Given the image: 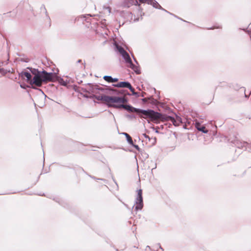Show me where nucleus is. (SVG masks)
<instances>
[{
	"mask_svg": "<svg viewBox=\"0 0 251 251\" xmlns=\"http://www.w3.org/2000/svg\"><path fill=\"white\" fill-rule=\"evenodd\" d=\"M19 76L23 79L26 78L27 83L38 87L41 86L44 82H54L57 77L55 73H48L44 70L40 71L32 67H27L26 70L25 69L19 73Z\"/></svg>",
	"mask_w": 251,
	"mask_h": 251,
	"instance_id": "nucleus-1",
	"label": "nucleus"
},
{
	"mask_svg": "<svg viewBox=\"0 0 251 251\" xmlns=\"http://www.w3.org/2000/svg\"><path fill=\"white\" fill-rule=\"evenodd\" d=\"M113 108L118 109L122 108L130 112L136 113L141 118H150L151 119L158 120L162 119L164 117V115L161 113L154 111L151 109L144 110L140 108H137L133 107L129 104H116L112 105Z\"/></svg>",
	"mask_w": 251,
	"mask_h": 251,
	"instance_id": "nucleus-2",
	"label": "nucleus"
},
{
	"mask_svg": "<svg viewBox=\"0 0 251 251\" xmlns=\"http://www.w3.org/2000/svg\"><path fill=\"white\" fill-rule=\"evenodd\" d=\"M128 101L126 96H109L108 107H112L116 104H125Z\"/></svg>",
	"mask_w": 251,
	"mask_h": 251,
	"instance_id": "nucleus-3",
	"label": "nucleus"
},
{
	"mask_svg": "<svg viewBox=\"0 0 251 251\" xmlns=\"http://www.w3.org/2000/svg\"><path fill=\"white\" fill-rule=\"evenodd\" d=\"M137 196L135 200V210L136 211L141 210L143 207V192L141 189L137 190Z\"/></svg>",
	"mask_w": 251,
	"mask_h": 251,
	"instance_id": "nucleus-4",
	"label": "nucleus"
},
{
	"mask_svg": "<svg viewBox=\"0 0 251 251\" xmlns=\"http://www.w3.org/2000/svg\"><path fill=\"white\" fill-rule=\"evenodd\" d=\"M111 92L109 93L110 95H116V96H130L131 94L126 90H117L111 87L109 88Z\"/></svg>",
	"mask_w": 251,
	"mask_h": 251,
	"instance_id": "nucleus-5",
	"label": "nucleus"
},
{
	"mask_svg": "<svg viewBox=\"0 0 251 251\" xmlns=\"http://www.w3.org/2000/svg\"><path fill=\"white\" fill-rule=\"evenodd\" d=\"M148 4H151V5L154 8H156V9H160V10H162L163 11H164L165 12L169 13V14L170 15H173L175 17L181 20H183L182 19H181V18H178L177 16L175 15L174 14L170 13V12L168 11L167 10H166V9H164L158 3L157 1H156L155 0H150L149 2H148Z\"/></svg>",
	"mask_w": 251,
	"mask_h": 251,
	"instance_id": "nucleus-6",
	"label": "nucleus"
},
{
	"mask_svg": "<svg viewBox=\"0 0 251 251\" xmlns=\"http://www.w3.org/2000/svg\"><path fill=\"white\" fill-rule=\"evenodd\" d=\"M109 96L106 95H101V96H97L96 95H89L88 99H95L104 102L105 104L108 106Z\"/></svg>",
	"mask_w": 251,
	"mask_h": 251,
	"instance_id": "nucleus-7",
	"label": "nucleus"
},
{
	"mask_svg": "<svg viewBox=\"0 0 251 251\" xmlns=\"http://www.w3.org/2000/svg\"><path fill=\"white\" fill-rule=\"evenodd\" d=\"M235 138H237V137H235ZM231 142L236 146L238 148H241L242 149H244L245 150H247V146H249V144L247 142H241L237 139L233 141H231Z\"/></svg>",
	"mask_w": 251,
	"mask_h": 251,
	"instance_id": "nucleus-8",
	"label": "nucleus"
},
{
	"mask_svg": "<svg viewBox=\"0 0 251 251\" xmlns=\"http://www.w3.org/2000/svg\"><path fill=\"white\" fill-rule=\"evenodd\" d=\"M109 88H111V87L107 86H105L104 87H100L98 85L95 84V89H96V90H99L103 92L107 95H109V93L111 92V90L109 89Z\"/></svg>",
	"mask_w": 251,
	"mask_h": 251,
	"instance_id": "nucleus-9",
	"label": "nucleus"
},
{
	"mask_svg": "<svg viewBox=\"0 0 251 251\" xmlns=\"http://www.w3.org/2000/svg\"><path fill=\"white\" fill-rule=\"evenodd\" d=\"M196 128L199 131H201L203 133H207L208 130L206 129L205 126L201 125V123L198 121H196L195 123Z\"/></svg>",
	"mask_w": 251,
	"mask_h": 251,
	"instance_id": "nucleus-10",
	"label": "nucleus"
},
{
	"mask_svg": "<svg viewBox=\"0 0 251 251\" xmlns=\"http://www.w3.org/2000/svg\"><path fill=\"white\" fill-rule=\"evenodd\" d=\"M170 118L173 125L176 126H178L180 123H182L181 118L177 115L176 119L171 116H170Z\"/></svg>",
	"mask_w": 251,
	"mask_h": 251,
	"instance_id": "nucleus-11",
	"label": "nucleus"
},
{
	"mask_svg": "<svg viewBox=\"0 0 251 251\" xmlns=\"http://www.w3.org/2000/svg\"><path fill=\"white\" fill-rule=\"evenodd\" d=\"M125 6L129 7L131 5H139L137 0H125L124 1Z\"/></svg>",
	"mask_w": 251,
	"mask_h": 251,
	"instance_id": "nucleus-12",
	"label": "nucleus"
},
{
	"mask_svg": "<svg viewBox=\"0 0 251 251\" xmlns=\"http://www.w3.org/2000/svg\"><path fill=\"white\" fill-rule=\"evenodd\" d=\"M128 67L130 68L132 70L134 71V72L137 75H139L141 74V70L139 68V65H134L132 62L131 61V63H130L128 65Z\"/></svg>",
	"mask_w": 251,
	"mask_h": 251,
	"instance_id": "nucleus-13",
	"label": "nucleus"
},
{
	"mask_svg": "<svg viewBox=\"0 0 251 251\" xmlns=\"http://www.w3.org/2000/svg\"><path fill=\"white\" fill-rule=\"evenodd\" d=\"M130 83L128 81H121L117 84H113L112 86L117 88H127Z\"/></svg>",
	"mask_w": 251,
	"mask_h": 251,
	"instance_id": "nucleus-14",
	"label": "nucleus"
},
{
	"mask_svg": "<svg viewBox=\"0 0 251 251\" xmlns=\"http://www.w3.org/2000/svg\"><path fill=\"white\" fill-rule=\"evenodd\" d=\"M121 55L126 64H129L130 63H131V59L129 54L126 51L123 53Z\"/></svg>",
	"mask_w": 251,
	"mask_h": 251,
	"instance_id": "nucleus-15",
	"label": "nucleus"
},
{
	"mask_svg": "<svg viewBox=\"0 0 251 251\" xmlns=\"http://www.w3.org/2000/svg\"><path fill=\"white\" fill-rule=\"evenodd\" d=\"M103 78L104 80L109 83L117 82L119 80L118 78H113L110 75H104L103 77Z\"/></svg>",
	"mask_w": 251,
	"mask_h": 251,
	"instance_id": "nucleus-16",
	"label": "nucleus"
},
{
	"mask_svg": "<svg viewBox=\"0 0 251 251\" xmlns=\"http://www.w3.org/2000/svg\"><path fill=\"white\" fill-rule=\"evenodd\" d=\"M115 48L116 51L119 52L121 55H122L123 53H124L126 51L122 46L118 45H115Z\"/></svg>",
	"mask_w": 251,
	"mask_h": 251,
	"instance_id": "nucleus-17",
	"label": "nucleus"
},
{
	"mask_svg": "<svg viewBox=\"0 0 251 251\" xmlns=\"http://www.w3.org/2000/svg\"><path fill=\"white\" fill-rule=\"evenodd\" d=\"M86 85H88L89 86V89L88 91H89L90 93H96V89H95V84H93L92 83H87Z\"/></svg>",
	"mask_w": 251,
	"mask_h": 251,
	"instance_id": "nucleus-18",
	"label": "nucleus"
},
{
	"mask_svg": "<svg viewBox=\"0 0 251 251\" xmlns=\"http://www.w3.org/2000/svg\"><path fill=\"white\" fill-rule=\"evenodd\" d=\"M57 77H56V78L55 79V80L54 81H58V82L61 85H63V86H66L67 85L66 82L62 78L59 77L57 75Z\"/></svg>",
	"mask_w": 251,
	"mask_h": 251,
	"instance_id": "nucleus-19",
	"label": "nucleus"
},
{
	"mask_svg": "<svg viewBox=\"0 0 251 251\" xmlns=\"http://www.w3.org/2000/svg\"><path fill=\"white\" fill-rule=\"evenodd\" d=\"M149 103H150L152 105H156L158 104V102L156 100H155L154 98H153L152 97H149Z\"/></svg>",
	"mask_w": 251,
	"mask_h": 251,
	"instance_id": "nucleus-20",
	"label": "nucleus"
},
{
	"mask_svg": "<svg viewBox=\"0 0 251 251\" xmlns=\"http://www.w3.org/2000/svg\"><path fill=\"white\" fill-rule=\"evenodd\" d=\"M126 140L127 142L130 145H131L133 143L132 137L130 135L127 136V137H126Z\"/></svg>",
	"mask_w": 251,
	"mask_h": 251,
	"instance_id": "nucleus-21",
	"label": "nucleus"
},
{
	"mask_svg": "<svg viewBox=\"0 0 251 251\" xmlns=\"http://www.w3.org/2000/svg\"><path fill=\"white\" fill-rule=\"evenodd\" d=\"M127 88L129 89V90L132 92V94H131L132 95H133V93L135 92L134 88L132 86V85H131L130 83L128 86Z\"/></svg>",
	"mask_w": 251,
	"mask_h": 251,
	"instance_id": "nucleus-22",
	"label": "nucleus"
},
{
	"mask_svg": "<svg viewBox=\"0 0 251 251\" xmlns=\"http://www.w3.org/2000/svg\"><path fill=\"white\" fill-rule=\"evenodd\" d=\"M132 147H134L135 149H136L137 151H138L139 152H142V151L141 150L140 148H139V146L136 144H134V143L131 145Z\"/></svg>",
	"mask_w": 251,
	"mask_h": 251,
	"instance_id": "nucleus-23",
	"label": "nucleus"
},
{
	"mask_svg": "<svg viewBox=\"0 0 251 251\" xmlns=\"http://www.w3.org/2000/svg\"><path fill=\"white\" fill-rule=\"evenodd\" d=\"M142 101L144 104L149 103V98H144L141 99Z\"/></svg>",
	"mask_w": 251,
	"mask_h": 251,
	"instance_id": "nucleus-24",
	"label": "nucleus"
},
{
	"mask_svg": "<svg viewBox=\"0 0 251 251\" xmlns=\"http://www.w3.org/2000/svg\"><path fill=\"white\" fill-rule=\"evenodd\" d=\"M89 176L91 178H93L94 179H95V180H100L103 181L104 182H105L106 181L105 179H103V178H98L94 176H91V175H89Z\"/></svg>",
	"mask_w": 251,
	"mask_h": 251,
	"instance_id": "nucleus-25",
	"label": "nucleus"
},
{
	"mask_svg": "<svg viewBox=\"0 0 251 251\" xmlns=\"http://www.w3.org/2000/svg\"><path fill=\"white\" fill-rule=\"evenodd\" d=\"M0 73L3 74H6L7 73V71L3 68H0Z\"/></svg>",
	"mask_w": 251,
	"mask_h": 251,
	"instance_id": "nucleus-26",
	"label": "nucleus"
},
{
	"mask_svg": "<svg viewBox=\"0 0 251 251\" xmlns=\"http://www.w3.org/2000/svg\"><path fill=\"white\" fill-rule=\"evenodd\" d=\"M215 28H222V26H212V27H209V28H208L207 29H215Z\"/></svg>",
	"mask_w": 251,
	"mask_h": 251,
	"instance_id": "nucleus-27",
	"label": "nucleus"
},
{
	"mask_svg": "<svg viewBox=\"0 0 251 251\" xmlns=\"http://www.w3.org/2000/svg\"><path fill=\"white\" fill-rule=\"evenodd\" d=\"M126 117L127 118H129V119H131L135 118V116L134 115H133V114L127 115Z\"/></svg>",
	"mask_w": 251,
	"mask_h": 251,
	"instance_id": "nucleus-28",
	"label": "nucleus"
},
{
	"mask_svg": "<svg viewBox=\"0 0 251 251\" xmlns=\"http://www.w3.org/2000/svg\"><path fill=\"white\" fill-rule=\"evenodd\" d=\"M133 95L135 96L136 98H138L140 97V94L139 93L135 92V93H133Z\"/></svg>",
	"mask_w": 251,
	"mask_h": 251,
	"instance_id": "nucleus-29",
	"label": "nucleus"
},
{
	"mask_svg": "<svg viewBox=\"0 0 251 251\" xmlns=\"http://www.w3.org/2000/svg\"><path fill=\"white\" fill-rule=\"evenodd\" d=\"M42 9L45 11V13L47 14V11L44 5H42L41 7V10H42Z\"/></svg>",
	"mask_w": 251,
	"mask_h": 251,
	"instance_id": "nucleus-30",
	"label": "nucleus"
},
{
	"mask_svg": "<svg viewBox=\"0 0 251 251\" xmlns=\"http://www.w3.org/2000/svg\"><path fill=\"white\" fill-rule=\"evenodd\" d=\"M131 55H132V57L134 61V62H135V63L137 65H139V63L138 62V61H137L136 58L134 57V56L133 55V54H131Z\"/></svg>",
	"mask_w": 251,
	"mask_h": 251,
	"instance_id": "nucleus-31",
	"label": "nucleus"
},
{
	"mask_svg": "<svg viewBox=\"0 0 251 251\" xmlns=\"http://www.w3.org/2000/svg\"><path fill=\"white\" fill-rule=\"evenodd\" d=\"M142 3H147L148 4V2H149L150 0H139Z\"/></svg>",
	"mask_w": 251,
	"mask_h": 251,
	"instance_id": "nucleus-32",
	"label": "nucleus"
},
{
	"mask_svg": "<svg viewBox=\"0 0 251 251\" xmlns=\"http://www.w3.org/2000/svg\"><path fill=\"white\" fill-rule=\"evenodd\" d=\"M81 89L83 92L90 93L89 91L87 90L85 88H81Z\"/></svg>",
	"mask_w": 251,
	"mask_h": 251,
	"instance_id": "nucleus-33",
	"label": "nucleus"
},
{
	"mask_svg": "<svg viewBox=\"0 0 251 251\" xmlns=\"http://www.w3.org/2000/svg\"><path fill=\"white\" fill-rule=\"evenodd\" d=\"M81 95L84 97V98H87V99H88L89 98V95H87V94H83L82 93H81Z\"/></svg>",
	"mask_w": 251,
	"mask_h": 251,
	"instance_id": "nucleus-34",
	"label": "nucleus"
},
{
	"mask_svg": "<svg viewBox=\"0 0 251 251\" xmlns=\"http://www.w3.org/2000/svg\"><path fill=\"white\" fill-rule=\"evenodd\" d=\"M143 136H144L146 138H148V139H149V140H150V137H149L148 135H147V134H143Z\"/></svg>",
	"mask_w": 251,
	"mask_h": 251,
	"instance_id": "nucleus-35",
	"label": "nucleus"
},
{
	"mask_svg": "<svg viewBox=\"0 0 251 251\" xmlns=\"http://www.w3.org/2000/svg\"><path fill=\"white\" fill-rule=\"evenodd\" d=\"M122 134L125 136L126 138L127 137V136H129V135L126 133V132H122Z\"/></svg>",
	"mask_w": 251,
	"mask_h": 251,
	"instance_id": "nucleus-36",
	"label": "nucleus"
},
{
	"mask_svg": "<svg viewBox=\"0 0 251 251\" xmlns=\"http://www.w3.org/2000/svg\"><path fill=\"white\" fill-rule=\"evenodd\" d=\"M144 157H145V158H148L149 157V155L148 154L146 153H144Z\"/></svg>",
	"mask_w": 251,
	"mask_h": 251,
	"instance_id": "nucleus-37",
	"label": "nucleus"
},
{
	"mask_svg": "<svg viewBox=\"0 0 251 251\" xmlns=\"http://www.w3.org/2000/svg\"><path fill=\"white\" fill-rule=\"evenodd\" d=\"M157 245L158 246L159 249H160L162 250V251H164V249L162 248L160 243H158Z\"/></svg>",
	"mask_w": 251,
	"mask_h": 251,
	"instance_id": "nucleus-38",
	"label": "nucleus"
},
{
	"mask_svg": "<svg viewBox=\"0 0 251 251\" xmlns=\"http://www.w3.org/2000/svg\"><path fill=\"white\" fill-rule=\"evenodd\" d=\"M112 179H113V180L114 182H115V184H116V185L117 186V187H118V184H117V183L116 181L115 180V179L113 177H112Z\"/></svg>",
	"mask_w": 251,
	"mask_h": 251,
	"instance_id": "nucleus-39",
	"label": "nucleus"
},
{
	"mask_svg": "<svg viewBox=\"0 0 251 251\" xmlns=\"http://www.w3.org/2000/svg\"><path fill=\"white\" fill-rule=\"evenodd\" d=\"M81 62H82V60H81V59H78V60L77 61V62H76V63H81Z\"/></svg>",
	"mask_w": 251,
	"mask_h": 251,
	"instance_id": "nucleus-40",
	"label": "nucleus"
},
{
	"mask_svg": "<svg viewBox=\"0 0 251 251\" xmlns=\"http://www.w3.org/2000/svg\"><path fill=\"white\" fill-rule=\"evenodd\" d=\"M246 32H247L248 33V34H251V30H248L247 31H246Z\"/></svg>",
	"mask_w": 251,
	"mask_h": 251,
	"instance_id": "nucleus-41",
	"label": "nucleus"
},
{
	"mask_svg": "<svg viewBox=\"0 0 251 251\" xmlns=\"http://www.w3.org/2000/svg\"><path fill=\"white\" fill-rule=\"evenodd\" d=\"M245 96L246 98H249V96L247 95L246 94H245Z\"/></svg>",
	"mask_w": 251,
	"mask_h": 251,
	"instance_id": "nucleus-42",
	"label": "nucleus"
},
{
	"mask_svg": "<svg viewBox=\"0 0 251 251\" xmlns=\"http://www.w3.org/2000/svg\"><path fill=\"white\" fill-rule=\"evenodd\" d=\"M140 96L142 97H144V94H142L140 95Z\"/></svg>",
	"mask_w": 251,
	"mask_h": 251,
	"instance_id": "nucleus-43",
	"label": "nucleus"
},
{
	"mask_svg": "<svg viewBox=\"0 0 251 251\" xmlns=\"http://www.w3.org/2000/svg\"><path fill=\"white\" fill-rule=\"evenodd\" d=\"M146 248L151 249V247L149 246H147Z\"/></svg>",
	"mask_w": 251,
	"mask_h": 251,
	"instance_id": "nucleus-44",
	"label": "nucleus"
},
{
	"mask_svg": "<svg viewBox=\"0 0 251 251\" xmlns=\"http://www.w3.org/2000/svg\"><path fill=\"white\" fill-rule=\"evenodd\" d=\"M82 64L84 65V68H85V63L84 62V63H82Z\"/></svg>",
	"mask_w": 251,
	"mask_h": 251,
	"instance_id": "nucleus-45",
	"label": "nucleus"
},
{
	"mask_svg": "<svg viewBox=\"0 0 251 251\" xmlns=\"http://www.w3.org/2000/svg\"><path fill=\"white\" fill-rule=\"evenodd\" d=\"M155 132L159 133V131H158V130L157 129H156L155 130Z\"/></svg>",
	"mask_w": 251,
	"mask_h": 251,
	"instance_id": "nucleus-46",
	"label": "nucleus"
},
{
	"mask_svg": "<svg viewBox=\"0 0 251 251\" xmlns=\"http://www.w3.org/2000/svg\"><path fill=\"white\" fill-rule=\"evenodd\" d=\"M240 29H241V28H240ZM242 30H243L244 31H246V30L245 29H242Z\"/></svg>",
	"mask_w": 251,
	"mask_h": 251,
	"instance_id": "nucleus-47",
	"label": "nucleus"
},
{
	"mask_svg": "<svg viewBox=\"0 0 251 251\" xmlns=\"http://www.w3.org/2000/svg\"><path fill=\"white\" fill-rule=\"evenodd\" d=\"M109 8V12H110V8Z\"/></svg>",
	"mask_w": 251,
	"mask_h": 251,
	"instance_id": "nucleus-48",
	"label": "nucleus"
},
{
	"mask_svg": "<svg viewBox=\"0 0 251 251\" xmlns=\"http://www.w3.org/2000/svg\"><path fill=\"white\" fill-rule=\"evenodd\" d=\"M142 155H143V156H144L143 154H142Z\"/></svg>",
	"mask_w": 251,
	"mask_h": 251,
	"instance_id": "nucleus-49",
	"label": "nucleus"
}]
</instances>
